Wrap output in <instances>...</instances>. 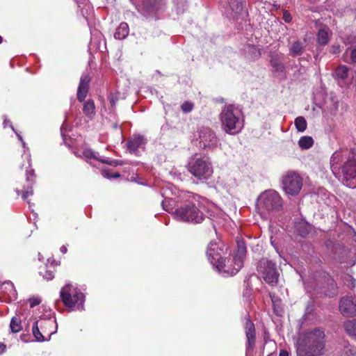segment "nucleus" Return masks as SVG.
Returning a JSON list of instances; mask_svg holds the SVG:
<instances>
[{
    "mask_svg": "<svg viewBox=\"0 0 356 356\" xmlns=\"http://www.w3.org/2000/svg\"><path fill=\"white\" fill-rule=\"evenodd\" d=\"M325 334L319 327L302 334L297 343V356H321L325 347Z\"/></svg>",
    "mask_w": 356,
    "mask_h": 356,
    "instance_id": "obj_1",
    "label": "nucleus"
},
{
    "mask_svg": "<svg viewBox=\"0 0 356 356\" xmlns=\"http://www.w3.org/2000/svg\"><path fill=\"white\" fill-rule=\"evenodd\" d=\"M333 174L346 186L356 187V153L354 149H351L348 161Z\"/></svg>",
    "mask_w": 356,
    "mask_h": 356,
    "instance_id": "obj_2",
    "label": "nucleus"
},
{
    "mask_svg": "<svg viewBox=\"0 0 356 356\" xmlns=\"http://www.w3.org/2000/svg\"><path fill=\"white\" fill-rule=\"evenodd\" d=\"M175 219L179 221L192 223H201L204 213L192 202H186L177 208L173 213Z\"/></svg>",
    "mask_w": 356,
    "mask_h": 356,
    "instance_id": "obj_3",
    "label": "nucleus"
},
{
    "mask_svg": "<svg viewBox=\"0 0 356 356\" xmlns=\"http://www.w3.org/2000/svg\"><path fill=\"white\" fill-rule=\"evenodd\" d=\"M221 243L217 242H211L207 250V255L211 264L215 266L218 271H224L229 274L230 262L229 259L221 256L222 247Z\"/></svg>",
    "mask_w": 356,
    "mask_h": 356,
    "instance_id": "obj_4",
    "label": "nucleus"
},
{
    "mask_svg": "<svg viewBox=\"0 0 356 356\" xmlns=\"http://www.w3.org/2000/svg\"><path fill=\"white\" fill-rule=\"evenodd\" d=\"M258 275L271 286L277 285L279 280L280 273L275 263L266 259H261L257 265Z\"/></svg>",
    "mask_w": 356,
    "mask_h": 356,
    "instance_id": "obj_5",
    "label": "nucleus"
},
{
    "mask_svg": "<svg viewBox=\"0 0 356 356\" xmlns=\"http://www.w3.org/2000/svg\"><path fill=\"white\" fill-rule=\"evenodd\" d=\"M188 171L198 180L208 179L213 174V168L207 159L198 158L188 163Z\"/></svg>",
    "mask_w": 356,
    "mask_h": 356,
    "instance_id": "obj_6",
    "label": "nucleus"
},
{
    "mask_svg": "<svg viewBox=\"0 0 356 356\" xmlns=\"http://www.w3.org/2000/svg\"><path fill=\"white\" fill-rule=\"evenodd\" d=\"M259 205L261 209L266 211H279L282 209V200L280 195L274 191H266L259 199Z\"/></svg>",
    "mask_w": 356,
    "mask_h": 356,
    "instance_id": "obj_7",
    "label": "nucleus"
},
{
    "mask_svg": "<svg viewBox=\"0 0 356 356\" xmlns=\"http://www.w3.org/2000/svg\"><path fill=\"white\" fill-rule=\"evenodd\" d=\"M222 129L230 134L238 133L241 129L238 118L234 114L232 106H229L220 114Z\"/></svg>",
    "mask_w": 356,
    "mask_h": 356,
    "instance_id": "obj_8",
    "label": "nucleus"
},
{
    "mask_svg": "<svg viewBox=\"0 0 356 356\" xmlns=\"http://www.w3.org/2000/svg\"><path fill=\"white\" fill-rule=\"evenodd\" d=\"M283 189L286 193L296 195L299 193L302 187V180L296 172H289L282 179Z\"/></svg>",
    "mask_w": 356,
    "mask_h": 356,
    "instance_id": "obj_9",
    "label": "nucleus"
},
{
    "mask_svg": "<svg viewBox=\"0 0 356 356\" xmlns=\"http://www.w3.org/2000/svg\"><path fill=\"white\" fill-rule=\"evenodd\" d=\"M339 312L346 317H353L356 316V297L346 296L342 297L339 301Z\"/></svg>",
    "mask_w": 356,
    "mask_h": 356,
    "instance_id": "obj_10",
    "label": "nucleus"
},
{
    "mask_svg": "<svg viewBox=\"0 0 356 356\" xmlns=\"http://www.w3.org/2000/svg\"><path fill=\"white\" fill-rule=\"evenodd\" d=\"M246 254V246L243 241H237V250L235 252L232 261L233 268L230 267V275H235L242 268L243 259Z\"/></svg>",
    "mask_w": 356,
    "mask_h": 356,
    "instance_id": "obj_11",
    "label": "nucleus"
},
{
    "mask_svg": "<svg viewBox=\"0 0 356 356\" xmlns=\"http://www.w3.org/2000/svg\"><path fill=\"white\" fill-rule=\"evenodd\" d=\"M199 138L200 146L203 148L212 149L217 146V137L209 128H202L200 131Z\"/></svg>",
    "mask_w": 356,
    "mask_h": 356,
    "instance_id": "obj_12",
    "label": "nucleus"
},
{
    "mask_svg": "<svg viewBox=\"0 0 356 356\" xmlns=\"http://www.w3.org/2000/svg\"><path fill=\"white\" fill-rule=\"evenodd\" d=\"M319 288L320 291L318 292V293L322 297H333L337 295V288L334 280L329 275H325L323 277Z\"/></svg>",
    "mask_w": 356,
    "mask_h": 356,
    "instance_id": "obj_13",
    "label": "nucleus"
},
{
    "mask_svg": "<svg viewBox=\"0 0 356 356\" xmlns=\"http://www.w3.org/2000/svg\"><path fill=\"white\" fill-rule=\"evenodd\" d=\"M245 332L247 338L246 352H250L253 350L256 343V330L253 322L249 318V316L245 318Z\"/></svg>",
    "mask_w": 356,
    "mask_h": 356,
    "instance_id": "obj_14",
    "label": "nucleus"
},
{
    "mask_svg": "<svg viewBox=\"0 0 356 356\" xmlns=\"http://www.w3.org/2000/svg\"><path fill=\"white\" fill-rule=\"evenodd\" d=\"M71 288V285L67 284L65 285L60 291V298L63 302V304L70 308L72 309L75 305L78 302L80 297H81V294L76 293L74 295H72L70 293V290Z\"/></svg>",
    "mask_w": 356,
    "mask_h": 356,
    "instance_id": "obj_15",
    "label": "nucleus"
},
{
    "mask_svg": "<svg viewBox=\"0 0 356 356\" xmlns=\"http://www.w3.org/2000/svg\"><path fill=\"white\" fill-rule=\"evenodd\" d=\"M90 82V77L88 73H83L80 79L79 85L77 90V99L83 102L88 92Z\"/></svg>",
    "mask_w": 356,
    "mask_h": 356,
    "instance_id": "obj_16",
    "label": "nucleus"
},
{
    "mask_svg": "<svg viewBox=\"0 0 356 356\" xmlns=\"http://www.w3.org/2000/svg\"><path fill=\"white\" fill-rule=\"evenodd\" d=\"M40 326L42 332L45 334H48L49 337L51 335L56 333L57 330L56 321L51 318L41 319Z\"/></svg>",
    "mask_w": 356,
    "mask_h": 356,
    "instance_id": "obj_17",
    "label": "nucleus"
},
{
    "mask_svg": "<svg viewBox=\"0 0 356 356\" xmlns=\"http://www.w3.org/2000/svg\"><path fill=\"white\" fill-rule=\"evenodd\" d=\"M333 253L335 255V259L341 263L345 262L350 256V250L339 243L334 245Z\"/></svg>",
    "mask_w": 356,
    "mask_h": 356,
    "instance_id": "obj_18",
    "label": "nucleus"
},
{
    "mask_svg": "<svg viewBox=\"0 0 356 356\" xmlns=\"http://www.w3.org/2000/svg\"><path fill=\"white\" fill-rule=\"evenodd\" d=\"M143 143L144 138L140 135H136L128 141L127 148L131 152H134Z\"/></svg>",
    "mask_w": 356,
    "mask_h": 356,
    "instance_id": "obj_19",
    "label": "nucleus"
},
{
    "mask_svg": "<svg viewBox=\"0 0 356 356\" xmlns=\"http://www.w3.org/2000/svg\"><path fill=\"white\" fill-rule=\"evenodd\" d=\"M129 31V29L128 24L125 22H122L117 28L114 37L115 39L123 40L128 35Z\"/></svg>",
    "mask_w": 356,
    "mask_h": 356,
    "instance_id": "obj_20",
    "label": "nucleus"
},
{
    "mask_svg": "<svg viewBox=\"0 0 356 356\" xmlns=\"http://www.w3.org/2000/svg\"><path fill=\"white\" fill-rule=\"evenodd\" d=\"M346 332L351 337L356 338V319L348 320L343 325Z\"/></svg>",
    "mask_w": 356,
    "mask_h": 356,
    "instance_id": "obj_21",
    "label": "nucleus"
},
{
    "mask_svg": "<svg viewBox=\"0 0 356 356\" xmlns=\"http://www.w3.org/2000/svg\"><path fill=\"white\" fill-rule=\"evenodd\" d=\"M342 160V153L339 151H336L330 158V166L333 173H336L337 170H339L338 164Z\"/></svg>",
    "mask_w": 356,
    "mask_h": 356,
    "instance_id": "obj_22",
    "label": "nucleus"
},
{
    "mask_svg": "<svg viewBox=\"0 0 356 356\" xmlns=\"http://www.w3.org/2000/svg\"><path fill=\"white\" fill-rule=\"evenodd\" d=\"M83 111L88 118H92L93 117L95 114V106L93 100L88 99L84 103Z\"/></svg>",
    "mask_w": 356,
    "mask_h": 356,
    "instance_id": "obj_23",
    "label": "nucleus"
},
{
    "mask_svg": "<svg viewBox=\"0 0 356 356\" xmlns=\"http://www.w3.org/2000/svg\"><path fill=\"white\" fill-rule=\"evenodd\" d=\"M304 51L302 44L300 41L293 42L289 49V54L293 57L300 56Z\"/></svg>",
    "mask_w": 356,
    "mask_h": 356,
    "instance_id": "obj_24",
    "label": "nucleus"
},
{
    "mask_svg": "<svg viewBox=\"0 0 356 356\" xmlns=\"http://www.w3.org/2000/svg\"><path fill=\"white\" fill-rule=\"evenodd\" d=\"M314 144V140L311 136H302L299 141L298 145L304 149L310 148Z\"/></svg>",
    "mask_w": 356,
    "mask_h": 356,
    "instance_id": "obj_25",
    "label": "nucleus"
},
{
    "mask_svg": "<svg viewBox=\"0 0 356 356\" xmlns=\"http://www.w3.org/2000/svg\"><path fill=\"white\" fill-rule=\"evenodd\" d=\"M38 321L35 320L32 327V333L36 341L42 342L45 341V338L39 330Z\"/></svg>",
    "mask_w": 356,
    "mask_h": 356,
    "instance_id": "obj_26",
    "label": "nucleus"
},
{
    "mask_svg": "<svg viewBox=\"0 0 356 356\" xmlns=\"http://www.w3.org/2000/svg\"><path fill=\"white\" fill-rule=\"evenodd\" d=\"M270 65L276 72H283L285 70L284 65L279 61V59L277 58V56H272L270 59Z\"/></svg>",
    "mask_w": 356,
    "mask_h": 356,
    "instance_id": "obj_27",
    "label": "nucleus"
},
{
    "mask_svg": "<svg viewBox=\"0 0 356 356\" xmlns=\"http://www.w3.org/2000/svg\"><path fill=\"white\" fill-rule=\"evenodd\" d=\"M294 124L298 131L303 132L307 129V121L302 116H299L295 119Z\"/></svg>",
    "mask_w": 356,
    "mask_h": 356,
    "instance_id": "obj_28",
    "label": "nucleus"
},
{
    "mask_svg": "<svg viewBox=\"0 0 356 356\" xmlns=\"http://www.w3.org/2000/svg\"><path fill=\"white\" fill-rule=\"evenodd\" d=\"M348 67L346 65H339L335 70L336 76L342 80H345L348 75Z\"/></svg>",
    "mask_w": 356,
    "mask_h": 356,
    "instance_id": "obj_29",
    "label": "nucleus"
},
{
    "mask_svg": "<svg viewBox=\"0 0 356 356\" xmlns=\"http://www.w3.org/2000/svg\"><path fill=\"white\" fill-rule=\"evenodd\" d=\"M11 332L17 333L21 331L22 327L21 325V320L15 316L13 317L10 323Z\"/></svg>",
    "mask_w": 356,
    "mask_h": 356,
    "instance_id": "obj_30",
    "label": "nucleus"
},
{
    "mask_svg": "<svg viewBox=\"0 0 356 356\" xmlns=\"http://www.w3.org/2000/svg\"><path fill=\"white\" fill-rule=\"evenodd\" d=\"M317 41L321 45H325L328 41V34L327 32L324 29H320L317 34Z\"/></svg>",
    "mask_w": 356,
    "mask_h": 356,
    "instance_id": "obj_31",
    "label": "nucleus"
},
{
    "mask_svg": "<svg viewBox=\"0 0 356 356\" xmlns=\"http://www.w3.org/2000/svg\"><path fill=\"white\" fill-rule=\"evenodd\" d=\"M230 8L235 13L242 10V0H227Z\"/></svg>",
    "mask_w": 356,
    "mask_h": 356,
    "instance_id": "obj_32",
    "label": "nucleus"
},
{
    "mask_svg": "<svg viewBox=\"0 0 356 356\" xmlns=\"http://www.w3.org/2000/svg\"><path fill=\"white\" fill-rule=\"evenodd\" d=\"M297 230L300 236L305 237L310 232L309 225L307 222H300Z\"/></svg>",
    "mask_w": 356,
    "mask_h": 356,
    "instance_id": "obj_33",
    "label": "nucleus"
},
{
    "mask_svg": "<svg viewBox=\"0 0 356 356\" xmlns=\"http://www.w3.org/2000/svg\"><path fill=\"white\" fill-rule=\"evenodd\" d=\"M83 155L86 159H94L97 161L99 160V159L96 156V153L90 149H84Z\"/></svg>",
    "mask_w": 356,
    "mask_h": 356,
    "instance_id": "obj_34",
    "label": "nucleus"
},
{
    "mask_svg": "<svg viewBox=\"0 0 356 356\" xmlns=\"http://www.w3.org/2000/svg\"><path fill=\"white\" fill-rule=\"evenodd\" d=\"M143 4L145 7L152 9H156L158 6L157 0H144Z\"/></svg>",
    "mask_w": 356,
    "mask_h": 356,
    "instance_id": "obj_35",
    "label": "nucleus"
},
{
    "mask_svg": "<svg viewBox=\"0 0 356 356\" xmlns=\"http://www.w3.org/2000/svg\"><path fill=\"white\" fill-rule=\"evenodd\" d=\"M29 302L30 303V307L33 308L35 306L40 305L42 300L38 296H33L29 299Z\"/></svg>",
    "mask_w": 356,
    "mask_h": 356,
    "instance_id": "obj_36",
    "label": "nucleus"
},
{
    "mask_svg": "<svg viewBox=\"0 0 356 356\" xmlns=\"http://www.w3.org/2000/svg\"><path fill=\"white\" fill-rule=\"evenodd\" d=\"M181 108L184 113H189L193 108V104L189 102H185L181 106Z\"/></svg>",
    "mask_w": 356,
    "mask_h": 356,
    "instance_id": "obj_37",
    "label": "nucleus"
},
{
    "mask_svg": "<svg viewBox=\"0 0 356 356\" xmlns=\"http://www.w3.org/2000/svg\"><path fill=\"white\" fill-rule=\"evenodd\" d=\"M33 194V191L32 186H28V187L22 191V198L23 200H26L29 195H32Z\"/></svg>",
    "mask_w": 356,
    "mask_h": 356,
    "instance_id": "obj_38",
    "label": "nucleus"
},
{
    "mask_svg": "<svg viewBox=\"0 0 356 356\" xmlns=\"http://www.w3.org/2000/svg\"><path fill=\"white\" fill-rule=\"evenodd\" d=\"M102 175L104 177H106V178H118L120 176V173L117 172L113 175H111L109 173H108V170H102Z\"/></svg>",
    "mask_w": 356,
    "mask_h": 356,
    "instance_id": "obj_39",
    "label": "nucleus"
},
{
    "mask_svg": "<svg viewBox=\"0 0 356 356\" xmlns=\"http://www.w3.org/2000/svg\"><path fill=\"white\" fill-rule=\"evenodd\" d=\"M43 277L47 280H51L54 277V273L51 270H46L44 274H43Z\"/></svg>",
    "mask_w": 356,
    "mask_h": 356,
    "instance_id": "obj_40",
    "label": "nucleus"
},
{
    "mask_svg": "<svg viewBox=\"0 0 356 356\" xmlns=\"http://www.w3.org/2000/svg\"><path fill=\"white\" fill-rule=\"evenodd\" d=\"M34 177V171L31 170V171H26V181L29 182L33 183V177Z\"/></svg>",
    "mask_w": 356,
    "mask_h": 356,
    "instance_id": "obj_41",
    "label": "nucleus"
},
{
    "mask_svg": "<svg viewBox=\"0 0 356 356\" xmlns=\"http://www.w3.org/2000/svg\"><path fill=\"white\" fill-rule=\"evenodd\" d=\"M350 59L353 63H356V47L350 50Z\"/></svg>",
    "mask_w": 356,
    "mask_h": 356,
    "instance_id": "obj_42",
    "label": "nucleus"
},
{
    "mask_svg": "<svg viewBox=\"0 0 356 356\" xmlns=\"http://www.w3.org/2000/svg\"><path fill=\"white\" fill-rule=\"evenodd\" d=\"M123 162L120 160H112L111 163H109L110 165L117 166L122 165Z\"/></svg>",
    "mask_w": 356,
    "mask_h": 356,
    "instance_id": "obj_43",
    "label": "nucleus"
},
{
    "mask_svg": "<svg viewBox=\"0 0 356 356\" xmlns=\"http://www.w3.org/2000/svg\"><path fill=\"white\" fill-rule=\"evenodd\" d=\"M339 51H340L339 46H332V47L331 52L332 54H337V53H339Z\"/></svg>",
    "mask_w": 356,
    "mask_h": 356,
    "instance_id": "obj_44",
    "label": "nucleus"
},
{
    "mask_svg": "<svg viewBox=\"0 0 356 356\" xmlns=\"http://www.w3.org/2000/svg\"><path fill=\"white\" fill-rule=\"evenodd\" d=\"M6 345L3 343H0V354L3 353L6 350Z\"/></svg>",
    "mask_w": 356,
    "mask_h": 356,
    "instance_id": "obj_45",
    "label": "nucleus"
},
{
    "mask_svg": "<svg viewBox=\"0 0 356 356\" xmlns=\"http://www.w3.org/2000/svg\"><path fill=\"white\" fill-rule=\"evenodd\" d=\"M279 356H289V353L285 350H282Z\"/></svg>",
    "mask_w": 356,
    "mask_h": 356,
    "instance_id": "obj_46",
    "label": "nucleus"
},
{
    "mask_svg": "<svg viewBox=\"0 0 356 356\" xmlns=\"http://www.w3.org/2000/svg\"><path fill=\"white\" fill-rule=\"evenodd\" d=\"M98 161L102 162V163H106V164H108V165H109V163H111V161H109L108 159H99V160H98Z\"/></svg>",
    "mask_w": 356,
    "mask_h": 356,
    "instance_id": "obj_47",
    "label": "nucleus"
},
{
    "mask_svg": "<svg viewBox=\"0 0 356 356\" xmlns=\"http://www.w3.org/2000/svg\"><path fill=\"white\" fill-rule=\"evenodd\" d=\"M345 351H346V354H348V353H350V355L354 354V350L351 348H347Z\"/></svg>",
    "mask_w": 356,
    "mask_h": 356,
    "instance_id": "obj_48",
    "label": "nucleus"
},
{
    "mask_svg": "<svg viewBox=\"0 0 356 356\" xmlns=\"http://www.w3.org/2000/svg\"><path fill=\"white\" fill-rule=\"evenodd\" d=\"M60 250L62 253L65 254L67 252V248L65 245L60 247Z\"/></svg>",
    "mask_w": 356,
    "mask_h": 356,
    "instance_id": "obj_49",
    "label": "nucleus"
},
{
    "mask_svg": "<svg viewBox=\"0 0 356 356\" xmlns=\"http://www.w3.org/2000/svg\"><path fill=\"white\" fill-rule=\"evenodd\" d=\"M7 284H8V285H10V286L12 287V289H13V290H15V289H14V285H13V284L11 282H7Z\"/></svg>",
    "mask_w": 356,
    "mask_h": 356,
    "instance_id": "obj_50",
    "label": "nucleus"
},
{
    "mask_svg": "<svg viewBox=\"0 0 356 356\" xmlns=\"http://www.w3.org/2000/svg\"><path fill=\"white\" fill-rule=\"evenodd\" d=\"M285 21L286 22H289L290 20L289 19V17H287L286 16H285Z\"/></svg>",
    "mask_w": 356,
    "mask_h": 356,
    "instance_id": "obj_51",
    "label": "nucleus"
},
{
    "mask_svg": "<svg viewBox=\"0 0 356 356\" xmlns=\"http://www.w3.org/2000/svg\"><path fill=\"white\" fill-rule=\"evenodd\" d=\"M3 42V38L0 35V44Z\"/></svg>",
    "mask_w": 356,
    "mask_h": 356,
    "instance_id": "obj_52",
    "label": "nucleus"
},
{
    "mask_svg": "<svg viewBox=\"0 0 356 356\" xmlns=\"http://www.w3.org/2000/svg\"><path fill=\"white\" fill-rule=\"evenodd\" d=\"M18 138H19V139L20 140L23 141V140H22V138L19 135H18Z\"/></svg>",
    "mask_w": 356,
    "mask_h": 356,
    "instance_id": "obj_53",
    "label": "nucleus"
}]
</instances>
